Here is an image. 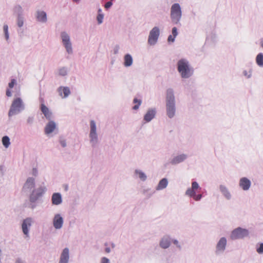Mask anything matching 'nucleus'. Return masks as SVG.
<instances>
[{
  "label": "nucleus",
  "mask_w": 263,
  "mask_h": 263,
  "mask_svg": "<svg viewBox=\"0 0 263 263\" xmlns=\"http://www.w3.org/2000/svg\"><path fill=\"white\" fill-rule=\"evenodd\" d=\"M255 62L259 67H263V53H259L256 57Z\"/></svg>",
  "instance_id": "c85d7f7f"
},
{
  "label": "nucleus",
  "mask_w": 263,
  "mask_h": 263,
  "mask_svg": "<svg viewBox=\"0 0 263 263\" xmlns=\"http://www.w3.org/2000/svg\"><path fill=\"white\" fill-rule=\"evenodd\" d=\"M175 37H174L173 35H170L168 36V38H167V41L168 42H174L175 41Z\"/></svg>",
  "instance_id": "de8ad7c7"
},
{
  "label": "nucleus",
  "mask_w": 263,
  "mask_h": 263,
  "mask_svg": "<svg viewBox=\"0 0 263 263\" xmlns=\"http://www.w3.org/2000/svg\"><path fill=\"white\" fill-rule=\"evenodd\" d=\"M251 181L246 177H243L239 179L238 186L243 191H248L251 186Z\"/></svg>",
  "instance_id": "f3484780"
},
{
  "label": "nucleus",
  "mask_w": 263,
  "mask_h": 263,
  "mask_svg": "<svg viewBox=\"0 0 263 263\" xmlns=\"http://www.w3.org/2000/svg\"><path fill=\"white\" fill-rule=\"evenodd\" d=\"M110 246H111V248L114 249L115 247V245L113 242H111L110 243Z\"/></svg>",
  "instance_id": "4d7b16f0"
},
{
  "label": "nucleus",
  "mask_w": 263,
  "mask_h": 263,
  "mask_svg": "<svg viewBox=\"0 0 263 263\" xmlns=\"http://www.w3.org/2000/svg\"><path fill=\"white\" fill-rule=\"evenodd\" d=\"M133 103H138V104H135L133 107V109L134 110H138L139 108V107L142 103V100L141 99H139L137 98H135L133 100Z\"/></svg>",
  "instance_id": "72a5a7b5"
},
{
  "label": "nucleus",
  "mask_w": 263,
  "mask_h": 263,
  "mask_svg": "<svg viewBox=\"0 0 263 263\" xmlns=\"http://www.w3.org/2000/svg\"><path fill=\"white\" fill-rule=\"evenodd\" d=\"M104 14L97 15L96 20L98 25H101L103 22Z\"/></svg>",
  "instance_id": "4c0bfd02"
},
{
  "label": "nucleus",
  "mask_w": 263,
  "mask_h": 263,
  "mask_svg": "<svg viewBox=\"0 0 263 263\" xmlns=\"http://www.w3.org/2000/svg\"><path fill=\"white\" fill-rule=\"evenodd\" d=\"M33 222V219L31 217H27L24 219L22 224V231L25 235L29 236V229Z\"/></svg>",
  "instance_id": "dca6fc26"
},
{
  "label": "nucleus",
  "mask_w": 263,
  "mask_h": 263,
  "mask_svg": "<svg viewBox=\"0 0 263 263\" xmlns=\"http://www.w3.org/2000/svg\"><path fill=\"white\" fill-rule=\"evenodd\" d=\"M172 243H173L179 250H182V246L177 239L172 238Z\"/></svg>",
  "instance_id": "f704fd0d"
},
{
  "label": "nucleus",
  "mask_w": 263,
  "mask_h": 263,
  "mask_svg": "<svg viewBox=\"0 0 263 263\" xmlns=\"http://www.w3.org/2000/svg\"><path fill=\"white\" fill-rule=\"evenodd\" d=\"M172 243V237L170 235H164L160 239L159 247L162 249H167Z\"/></svg>",
  "instance_id": "a211bd4d"
},
{
  "label": "nucleus",
  "mask_w": 263,
  "mask_h": 263,
  "mask_svg": "<svg viewBox=\"0 0 263 263\" xmlns=\"http://www.w3.org/2000/svg\"><path fill=\"white\" fill-rule=\"evenodd\" d=\"M133 103H138V104H135L133 107V109L134 110H138L139 108V107L142 103V100L141 99H139L137 98H135L133 100Z\"/></svg>",
  "instance_id": "473e14b6"
},
{
  "label": "nucleus",
  "mask_w": 263,
  "mask_h": 263,
  "mask_svg": "<svg viewBox=\"0 0 263 263\" xmlns=\"http://www.w3.org/2000/svg\"><path fill=\"white\" fill-rule=\"evenodd\" d=\"M2 142L3 146L7 148L9 147L10 145V138L7 136H5L2 138Z\"/></svg>",
  "instance_id": "c756f323"
},
{
  "label": "nucleus",
  "mask_w": 263,
  "mask_h": 263,
  "mask_svg": "<svg viewBox=\"0 0 263 263\" xmlns=\"http://www.w3.org/2000/svg\"><path fill=\"white\" fill-rule=\"evenodd\" d=\"M2 256H3V252H2L1 248H0V263H2Z\"/></svg>",
  "instance_id": "864d4df0"
},
{
  "label": "nucleus",
  "mask_w": 263,
  "mask_h": 263,
  "mask_svg": "<svg viewBox=\"0 0 263 263\" xmlns=\"http://www.w3.org/2000/svg\"><path fill=\"white\" fill-rule=\"evenodd\" d=\"M37 174H38V171H37V168H33L31 171V175L36 177L37 175Z\"/></svg>",
  "instance_id": "8fccbe9b"
},
{
  "label": "nucleus",
  "mask_w": 263,
  "mask_h": 263,
  "mask_svg": "<svg viewBox=\"0 0 263 263\" xmlns=\"http://www.w3.org/2000/svg\"><path fill=\"white\" fill-rule=\"evenodd\" d=\"M134 176L136 178L140 179L142 181H145L147 179L146 174L141 170L137 168L135 170Z\"/></svg>",
  "instance_id": "a878e982"
},
{
  "label": "nucleus",
  "mask_w": 263,
  "mask_h": 263,
  "mask_svg": "<svg viewBox=\"0 0 263 263\" xmlns=\"http://www.w3.org/2000/svg\"><path fill=\"white\" fill-rule=\"evenodd\" d=\"M168 184V181L166 178L161 179L155 187L157 191H159L166 189Z\"/></svg>",
  "instance_id": "bb28decb"
},
{
  "label": "nucleus",
  "mask_w": 263,
  "mask_h": 263,
  "mask_svg": "<svg viewBox=\"0 0 263 263\" xmlns=\"http://www.w3.org/2000/svg\"><path fill=\"white\" fill-rule=\"evenodd\" d=\"M120 50V46L119 45H116L113 48V53L115 54H117L119 53Z\"/></svg>",
  "instance_id": "79ce46f5"
},
{
  "label": "nucleus",
  "mask_w": 263,
  "mask_h": 263,
  "mask_svg": "<svg viewBox=\"0 0 263 263\" xmlns=\"http://www.w3.org/2000/svg\"><path fill=\"white\" fill-rule=\"evenodd\" d=\"M123 59V64L125 67H128L132 65L133 63V59L132 56L130 54L127 53L125 54Z\"/></svg>",
  "instance_id": "cd10ccee"
},
{
  "label": "nucleus",
  "mask_w": 263,
  "mask_h": 263,
  "mask_svg": "<svg viewBox=\"0 0 263 263\" xmlns=\"http://www.w3.org/2000/svg\"><path fill=\"white\" fill-rule=\"evenodd\" d=\"M62 195L60 193H54L51 196V203L53 205H59L62 203Z\"/></svg>",
  "instance_id": "393cba45"
},
{
  "label": "nucleus",
  "mask_w": 263,
  "mask_h": 263,
  "mask_svg": "<svg viewBox=\"0 0 263 263\" xmlns=\"http://www.w3.org/2000/svg\"><path fill=\"white\" fill-rule=\"evenodd\" d=\"M156 112L157 111L156 108H148L143 117V121H144L146 123L151 122L153 119L155 118Z\"/></svg>",
  "instance_id": "4be33fe9"
},
{
  "label": "nucleus",
  "mask_w": 263,
  "mask_h": 263,
  "mask_svg": "<svg viewBox=\"0 0 263 263\" xmlns=\"http://www.w3.org/2000/svg\"><path fill=\"white\" fill-rule=\"evenodd\" d=\"M200 189L201 187L197 181H192L191 183V187H188L186 189L185 195L192 198L195 201H199L203 197L202 194L197 193L198 190Z\"/></svg>",
  "instance_id": "39448f33"
},
{
  "label": "nucleus",
  "mask_w": 263,
  "mask_h": 263,
  "mask_svg": "<svg viewBox=\"0 0 263 263\" xmlns=\"http://www.w3.org/2000/svg\"><path fill=\"white\" fill-rule=\"evenodd\" d=\"M100 263H110V260L106 257H102L100 259Z\"/></svg>",
  "instance_id": "c03bdc74"
},
{
  "label": "nucleus",
  "mask_w": 263,
  "mask_h": 263,
  "mask_svg": "<svg viewBox=\"0 0 263 263\" xmlns=\"http://www.w3.org/2000/svg\"><path fill=\"white\" fill-rule=\"evenodd\" d=\"M16 84V81L15 79H12L11 80V82L10 83H9L8 84V87L9 88V89H11V88H12L14 85H15Z\"/></svg>",
  "instance_id": "ea45409f"
},
{
  "label": "nucleus",
  "mask_w": 263,
  "mask_h": 263,
  "mask_svg": "<svg viewBox=\"0 0 263 263\" xmlns=\"http://www.w3.org/2000/svg\"><path fill=\"white\" fill-rule=\"evenodd\" d=\"M58 129V125L55 121L53 120L48 121L44 128V133L47 136L51 137L53 136L54 131L57 130Z\"/></svg>",
  "instance_id": "4468645a"
},
{
  "label": "nucleus",
  "mask_w": 263,
  "mask_h": 263,
  "mask_svg": "<svg viewBox=\"0 0 263 263\" xmlns=\"http://www.w3.org/2000/svg\"><path fill=\"white\" fill-rule=\"evenodd\" d=\"M112 2L110 1H109V2H106L105 5H104V8L106 9V10H108V9H109L112 6Z\"/></svg>",
  "instance_id": "37998d69"
},
{
  "label": "nucleus",
  "mask_w": 263,
  "mask_h": 263,
  "mask_svg": "<svg viewBox=\"0 0 263 263\" xmlns=\"http://www.w3.org/2000/svg\"><path fill=\"white\" fill-rule=\"evenodd\" d=\"M182 16V12L180 4H173L170 8V18L172 23L174 25H180Z\"/></svg>",
  "instance_id": "20e7f679"
},
{
  "label": "nucleus",
  "mask_w": 263,
  "mask_h": 263,
  "mask_svg": "<svg viewBox=\"0 0 263 263\" xmlns=\"http://www.w3.org/2000/svg\"><path fill=\"white\" fill-rule=\"evenodd\" d=\"M89 143L92 147H96L99 143V133L97 131L96 122L91 120L89 122Z\"/></svg>",
  "instance_id": "423d86ee"
},
{
  "label": "nucleus",
  "mask_w": 263,
  "mask_h": 263,
  "mask_svg": "<svg viewBox=\"0 0 263 263\" xmlns=\"http://www.w3.org/2000/svg\"><path fill=\"white\" fill-rule=\"evenodd\" d=\"M58 92L62 98H66L70 94V90L68 87L60 86L58 88Z\"/></svg>",
  "instance_id": "b1692460"
},
{
  "label": "nucleus",
  "mask_w": 263,
  "mask_h": 263,
  "mask_svg": "<svg viewBox=\"0 0 263 263\" xmlns=\"http://www.w3.org/2000/svg\"><path fill=\"white\" fill-rule=\"evenodd\" d=\"M80 0H72V1L73 2H75V3H79L80 2Z\"/></svg>",
  "instance_id": "13d9d810"
},
{
  "label": "nucleus",
  "mask_w": 263,
  "mask_h": 263,
  "mask_svg": "<svg viewBox=\"0 0 263 263\" xmlns=\"http://www.w3.org/2000/svg\"><path fill=\"white\" fill-rule=\"evenodd\" d=\"M260 47L261 48H262L263 49V38L262 39H261L260 40Z\"/></svg>",
  "instance_id": "5fc2aeb1"
},
{
  "label": "nucleus",
  "mask_w": 263,
  "mask_h": 263,
  "mask_svg": "<svg viewBox=\"0 0 263 263\" xmlns=\"http://www.w3.org/2000/svg\"><path fill=\"white\" fill-rule=\"evenodd\" d=\"M189 158V155L184 153H179L172 156L170 160V163L172 165H177L179 164L183 163Z\"/></svg>",
  "instance_id": "f8f14e48"
},
{
  "label": "nucleus",
  "mask_w": 263,
  "mask_h": 263,
  "mask_svg": "<svg viewBox=\"0 0 263 263\" xmlns=\"http://www.w3.org/2000/svg\"><path fill=\"white\" fill-rule=\"evenodd\" d=\"M25 109V104L21 98L14 99L8 112L9 117L17 115Z\"/></svg>",
  "instance_id": "0eeeda50"
},
{
  "label": "nucleus",
  "mask_w": 263,
  "mask_h": 263,
  "mask_svg": "<svg viewBox=\"0 0 263 263\" xmlns=\"http://www.w3.org/2000/svg\"><path fill=\"white\" fill-rule=\"evenodd\" d=\"M60 38L66 52L68 54H72L73 53V48L69 34L66 31H62L60 33Z\"/></svg>",
  "instance_id": "1a4fd4ad"
},
{
  "label": "nucleus",
  "mask_w": 263,
  "mask_h": 263,
  "mask_svg": "<svg viewBox=\"0 0 263 263\" xmlns=\"http://www.w3.org/2000/svg\"><path fill=\"white\" fill-rule=\"evenodd\" d=\"M6 96L8 97H11L12 96V92H11V91L10 90V89H7L6 90Z\"/></svg>",
  "instance_id": "3c124183"
},
{
  "label": "nucleus",
  "mask_w": 263,
  "mask_h": 263,
  "mask_svg": "<svg viewBox=\"0 0 263 263\" xmlns=\"http://www.w3.org/2000/svg\"><path fill=\"white\" fill-rule=\"evenodd\" d=\"M108 243L107 242L104 244V246L106 247L105 248V251L107 253H109L111 252V249L108 246Z\"/></svg>",
  "instance_id": "49530a36"
},
{
  "label": "nucleus",
  "mask_w": 263,
  "mask_h": 263,
  "mask_svg": "<svg viewBox=\"0 0 263 263\" xmlns=\"http://www.w3.org/2000/svg\"><path fill=\"white\" fill-rule=\"evenodd\" d=\"M14 263H25V261L21 257H17L15 259Z\"/></svg>",
  "instance_id": "a18cd8bd"
},
{
  "label": "nucleus",
  "mask_w": 263,
  "mask_h": 263,
  "mask_svg": "<svg viewBox=\"0 0 263 263\" xmlns=\"http://www.w3.org/2000/svg\"><path fill=\"white\" fill-rule=\"evenodd\" d=\"M98 14L97 15H100V14H104L103 12V11L101 8H99L98 9Z\"/></svg>",
  "instance_id": "603ef678"
},
{
  "label": "nucleus",
  "mask_w": 263,
  "mask_h": 263,
  "mask_svg": "<svg viewBox=\"0 0 263 263\" xmlns=\"http://www.w3.org/2000/svg\"><path fill=\"white\" fill-rule=\"evenodd\" d=\"M52 225L55 230H60L64 224V218L60 213H55L52 218Z\"/></svg>",
  "instance_id": "2eb2a0df"
},
{
  "label": "nucleus",
  "mask_w": 263,
  "mask_h": 263,
  "mask_svg": "<svg viewBox=\"0 0 263 263\" xmlns=\"http://www.w3.org/2000/svg\"><path fill=\"white\" fill-rule=\"evenodd\" d=\"M59 143L62 147H65L67 146V142L66 139L60 138L59 139Z\"/></svg>",
  "instance_id": "58836bf2"
},
{
  "label": "nucleus",
  "mask_w": 263,
  "mask_h": 263,
  "mask_svg": "<svg viewBox=\"0 0 263 263\" xmlns=\"http://www.w3.org/2000/svg\"><path fill=\"white\" fill-rule=\"evenodd\" d=\"M253 70L252 68L249 70L243 69L242 71V75L247 79H250L252 76Z\"/></svg>",
  "instance_id": "2f4dec72"
},
{
  "label": "nucleus",
  "mask_w": 263,
  "mask_h": 263,
  "mask_svg": "<svg viewBox=\"0 0 263 263\" xmlns=\"http://www.w3.org/2000/svg\"><path fill=\"white\" fill-rule=\"evenodd\" d=\"M68 69L66 67H62L58 69V73L59 76L65 77L67 74Z\"/></svg>",
  "instance_id": "7c9ffc66"
},
{
  "label": "nucleus",
  "mask_w": 263,
  "mask_h": 263,
  "mask_svg": "<svg viewBox=\"0 0 263 263\" xmlns=\"http://www.w3.org/2000/svg\"><path fill=\"white\" fill-rule=\"evenodd\" d=\"M176 66L177 71L182 79H188L193 76L194 68L187 59H180L177 62Z\"/></svg>",
  "instance_id": "7ed1b4c3"
},
{
  "label": "nucleus",
  "mask_w": 263,
  "mask_h": 263,
  "mask_svg": "<svg viewBox=\"0 0 263 263\" xmlns=\"http://www.w3.org/2000/svg\"><path fill=\"white\" fill-rule=\"evenodd\" d=\"M250 232L247 229L238 227L233 229L230 233V238L232 240L243 239L249 237Z\"/></svg>",
  "instance_id": "6e6552de"
},
{
  "label": "nucleus",
  "mask_w": 263,
  "mask_h": 263,
  "mask_svg": "<svg viewBox=\"0 0 263 263\" xmlns=\"http://www.w3.org/2000/svg\"><path fill=\"white\" fill-rule=\"evenodd\" d=\"M3 30L6 40H8L9 39V34L8 31V26L7 25L5 24L4 25Z\"/></svg>",
  "instance_id": "e433bc0d"
},
{
  "label": "nucleus",
  "mask_w": 263,
  "mask_h": 263,
  "mask_svg": "<svg viewBox=\"0 0 263 263\" xmlns=\"http://www.w3.org/2000/svg\"><path fill=\"white\" fill-rule=\"evenodd\" d=\"M150 190H151L150 189H145V190H143V192L144 194H146V193H147Z\"/></svg>",
  "instance_id": "6e6d98bb"
},
{
  "label": "nucleus",
  "mask_w": 263,
  "mask_h": 263,
  "mask_svg": "<svg viewBox=\"0 0 263 263\" xmlns=\"http://www.w3.org/2000/svg\"><path fill=\"white\" fill-rule=\"evenodd\" d=\"M154 193H155V191H154V192H153L151 194V195H153V194H154Z\"/></svg>",
  "instance_id": "bf43d9fd"
},
{
  "label": "nucleus",
  "mask_w": 263,
  "mask_h": 263,
  "mask_svg": "<svg viewBox=\"0 0 263 263\" xmlns=\"http://www.w3.org/2000/svg\"><path fill=\"white\" fill-rule=\"evenodd\" d=\"M256 250L259 254H263V242L259 243L256 245Z\"/></svg>",
  "instance_id": "c9c22d12"
},
{
  "label": "nucleus",
  "mask_w": 263,
  "mask_h": 263,
  "mask_svg": "<svg viewBox=\"0 0 263 263\" xmlns=\"http://www.w3.org/2000/svg\"><path fill=\"white\" fill-rule=\"evenodd\" d=\"M160 35L159 27L154 26L150 31L147 39V44L151 46H155L158 42Z\"/></svg>",
  "instance_id": "9d476101"
},
{
  "label": "nucleus",
  "mask_w": 263,
  "mask_h": 263,
  "mask_svg": "<svg viewBox=\"0 0 263 263\" xmlns=\"http://www.w3.org/2000/svg\"><path fill=\"white\" fill-rule=\"evenodd\" d=\"M177 108L175 92L172 88H168L166 90L165 113L167 117L172 119L176 115Z\"/></svg>",
  "instance_id": "f03ea898"
},
{
  "label": "nucleus",
  "mask_w": 263,
  "mask_h": 263,
  "mask_svg": "<svg viewBox=\"0 0 263 263\" xmlns=\"http://www.w3.org/2000/svg\"><path fill=\"white\" fill-rule=\"evenodd\" d=\"M227 238L226 237H220L217 241L215 250V253L217 255L222 254L226 250L227 246Z\"/></svg>",
  "instance_id": "ddd939ff"
},
{
  "label": "nucleus",
  "mask_w": 263,
  "mask_h": 263,
  "mask_svg": "<svg viewBox=\"0 0 263 263\" xmlns=\"http://www.w3.org/2000/svg\"><path fill=\"white\" fill-rule=\"evenodd\" d=\"M35 17L36 20L40 23H46L47 21V14L44 11H36Z\"/></svg>",
  "instance_id": "5701e85b"
},
{
  "label": "nucleus",
  "mask_w": 263,
  "mask_h": 263,
  "mask_svg": "<svg viewBox=\"0 0 263 263\" xmlns=\"http://www.w3.org/2000/svg\"><path fill=\"white\" fill-rule=\"evenodd\" d=\"M111 1H112L113 0H110Z\"/></svg>",
  "instance_id": "052dcab7"
},
{
  "label": "nucleus",
  "mask_w": 263,
  "mask_h": 263,
  "mask_svg": "<svg viewBox=\"0 0 263 263\" xmlns=\"http://www.w3.org/2000/svg\"><path fill=\"white\" fill-rule=\"evenodd\" d=\"M41 101L42 102L41 104L40 109L42 113L44 114L45 117L48 121L52 120L53 114L49 109L43 103V99H41Z\"/></svg>",
  "instance_id": "aec40b11"
},
{
  "label": "nucleus",
  "mask_w": 263,
  "mask_h": 263,
  "mask_svg": "<svg viewBox=\"0 0 263 263\" xmlns=\"http://www.w3.org/2000/svg\"><path fill=\"white\" fill-rule=\"evenodd\" d=\"M69 250L68 248H65L60 254L58 263H69Z\"/></svg>",
  "instance_id": "412c9836"
},
{
  "label": "nucleus",
  "mask_w": 263,
  "mask_h": 263,
  "mask_svg": "<svg viewBox=\"0 0 263 263\" xmlns=\"http://www.w3.org/2000/svg\"><path fill=\"white\" fill-rule=\"evenodd\" d=\"M13 12L16 17V22L17 26L19 28L22 27L25 22L23 8L19 5H16L13 8Z\"/></svg>",
  "instance_id": "9b49d317"
},
{
  "label": "nucleus",
  "mask_w": 263,
  "mask_h": 263,
  "mask_svg": "<svg viewBox=\"0 0 263 263\" xmlns=\"http://www.w3.org/2000/svg\"><path fill=\"white\" fill-rule=\"evenodd\" d=\"M219 190L222 196L227 200H230L232 198V194L229 189L224 184H221L219 185Z\"/></svg>",
  "instance_id": "6ab92c4d"
},
{
  "label": "nucleus",
  "mask_w": 263,
  "mask_h": 263,
  "mask_svg": "<svg viewBox=\"0 0 263 263\" xmlns=\"http://www.w3.org/2000/svg\"><path fill=\"white\" fill-rule=\"evenodd\" d=\"M178 34L177 28L176 27H173L172 29V34L174 37H176Z\"/></svg>",
  "instance_id": "a19ab883"
},
{
  "label": "nucleus",
  "mask_w": 263,
  "mask_h": 263,
  "mask_svg": "<svg viewBox=\"0 0 263 263\" xmlns=\"http://www.w3.org/2000/svg\"><path fill=\"white\" fill-rule=\"evenodd\" d=\"M34 121V118L33 117H29L27 118V122L28 124H31L33 123Z\"/></svg>",
  "instance_id": "09e8293b"
},
{
  "label": "nucleus",
  "mask_w": 263,
  "mask_h": 263,
  "mask_svg": "<svg viewBox=\"0 0 263 263\" xmlns=\"http://www.w3.org/2000/svg\"><path fill=\"white\" fill-rule=\"evenodd\" d=\"M35 185L34 178L28 177L22 189L23 193L25 194L30 193L28 207L32 210L34 209L36 207L37 200L42 197L46 191V189L44 186H40L35 188Z\"/></svg>",
  "instance_id": "f257e3e1"
}]
</instances>
